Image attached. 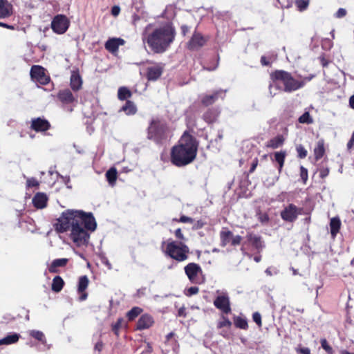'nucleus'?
Here are the masks:
<instances>
[{"mask_svg":"<svg viewBox=\"0 0 354 354\" xmlns=\"http://www.w3.org/2000/svg\"><path fill=\"white\" fill-rule=\"evenodd\" d=\"M55 226L61 233L70 230V238L77 247H81L88 244L90 238L88 230L95 231L97 224L92 213L68 209L62 214Z\"/></svg>","mask_w":354,"mask_h":354,"instance_id":"obj_1","label":"nucleus"},{"mask_svg":"<svg viewBox=\"0 0 354 354\" xmlns=\"http://www.w3.org/2000/svg\"><path fill=\"white\" fill-rule=\"evenodd\" d=\"M197 148L195 139L192 136L184 133L179 144L171 149V162L179 167L189 165L196 158Z\"/></svg>","mask_w":354,"mask_h":354,"instance_id":"obj_2","label":"nucleus"},{"mask_svg":"<svg viewBox=\"0 0 354 354\" xmlns=\"http://www.w3.org/2000/svg\"><path fill=\"white\" fill-rule=\"evenodd\" d=\"M175 36V28L171 24H166L154 29L146 41L153 53H163L173 43Z\"/></svg>","mask_w":354,"mask_h":354,"instance_id":"obj_3","label":"nucleus"},{"mask_svg":"<svg viewBox=\"0 0 354 354\" xmlns=\"http://www.w3.org/2000/svg\"><path fill=\"white\" fill-rule=\"evenodd\" d=\"M147 138L159 144L167 138L168 127L159 119H153L148 127Z\"/></svg>","mask_w":354,"mask_h":354,"instance_id":"obj_4","label":"nucleus"},{"mask_svg":"<svg viewBox=\"0 0 354 354\" xmlns=\"http://www.w3.org/2000/svg\"><path fill=\"white\" fill-rule=\"evenodd\" d=\"M165 253L178 262L187 259L189 249L187 245L182 242L171 241L167 243Z\"/></svg>","mask_w":354,"mask_h":354,"instance_id":"obj_5","label":"nucleus"},{"mask_svg":"<svg viewBox=\"0 0 354 354\" xmlns=\"http://www.w3.org/2000/svg\"><path fill=\"white\" fill-rule=\"evenodd\" d=\"M272 78L280 80L284 85L286 92H292L302 88L304 86V81H297L291 74L284 71H277L272 75Z\"/></svg>","mask_w":354,"mask_h":354,"instance_id":"obj_6","label":"nucleus"},{"mask_svg":"<svg viewBox=\"0 0 354 354\" xmlns=\"http://www.w3.org/2000/svg\"><path fill=\"white\" fill-rule=\"evenodd\" d=\"M70 25V21L66 16L57 15L51 21V28L57 34H64L66 32Z\"/></svg>","mask_w":354,"mask_h":354,"instance_id":"obj_7","label":"nucleus"},{"mask_svg":"<svg viewBox=\"0 0 354 354\" xmlns=\"http://www.w3.org/2000/svg\"><path fill=\"white\" fill-rule=\"evenodd\" d=\"M185 272L188 279L192 283H200L201 280L198 275L202 274L203 271L201 266L195 263H189L185 267Z\"/></svg>","mask_w":354,"mask_h":354,"instance_id":"obj_8","label":"nucleus"},{"mask_svg":"<svg viewBox=\"0 0 354 354\" xmlns=\"http://www.w3.org/2000/svg\"><path fill=\"white\" fill-rule=\"evenodd\" d=\"M214 305L223 313L228 314L231 312L230 297L226 292L217 296L214 301Z\"/></svg>","mask_w":354,"mask_h":354,"instance_id":"obj_9","label":"nucleus"},{"mask_svg":"<svg viewBox=\"0 0 354 354\" xmlns=\"http://www.w3.org/2000/svg\"><path fill=\"white\" fill-rule=\"evenodd\" d=\"M301 209H299L294 204H289L281 212V217L283 220L287 222L295 221L298 215L301 214Z\"/></svg>","mask_w":354,"mask_h":354,"instance_id":"obj_10","label":"nucleus"},{"mask_svg":"<svg viewBox=\"0 0 354 354\" xmlns=\"http://www.w3.org/2000/svg\"><path fill=\"white\" fill-rule=\"evenodd\" d=\"M31 77L41 84L46 85L50 82V77L46 75L45 69L40 66H32L30 69Z\"/></svg>","mask_w":354,"mask_h":354,"instance_id":"obj_11","label":"nucleus"},{"mask_svg":"<svg viewBox=\"0 0 354 354\" xmlns=\"http://www.w3.org/2000/svg\"><path fill=\"white\" fill-rule=\"evenodd\" d=\"M163 66L160 64H156L149 66L147 68V78L149 81H156L162 75L163 72Z\"/></svg>","mask_w":354,"mask_h":354,"instance_id":"obj_12","label":"nucleus"},{"mask_svg":"<svg viewBox=\"0 0 354 354\" xmlns=\"http://www.w3.org/2000/svg\"><path fill=\"white\" fill-rule=\"evenodd\" d=\"M206 39L199 32H194L188 42V48L191 50H197L205 45Z\"/></svg>","mask_w":354,"mask_h":354,"instance_id":"obj_13","label":"nucleus"},{"mask_svg":"<svg viewBox=\"0 0 354 354\" xmlns=\"http://www.w3.org/2000/svg\"><path fill=\"white\" fill-rule=\"evenodd\" d=\"M30 127L37 132H43L48 130L50 124L48 120L37 118L32 120Z\"/></svg>","mask_w":354,"mask_h":354,"instance_id":"obj_14","label":"nucleus"},{"mask_svg":"<svg viewBox=\"0 0 354 354\" xmlns=\"http://www.w3.org/2000/svg\"><path fill=\"white\" fill-rule=\"evenodd\" d=\"M124 40L121 38H111L108 39L105 43V48L109 52L113 53L118 51L120 46L124 45Z\"/></svg>","mask_w":354,"mask_h":354,"instance_id":"obj_15","label":"nucleus"},{"mask_svg":"<svg viewBox=\"0 0 354 354\" xmlns=\"http://www.w3.org/2000/svg\"><path fill=\"white\" fill-rule=\"evenodd\" d=\"M154 321L153 317L148 314L142 315L138 319L137 323V329L142 330L151 327Z\"/></svg>","mask_w":354,"mask_h":354,"instance_id":"obj_16","label":"nucleus"},{"mask_svg":"<svg viewBox=\"0 0 354 354\" xmlns=\"http://www.w3.org/2000/svg\"><path fill=\"white\" fill-rule=\"evenodd\" d=\"M12 12V5L8 0H0V18L8 17Z\"/></svg>","mask_w":354,"mask_h":354,"instance_id":"obj_17","label":"nucleus"},{"mask_svg":"<svg viewBox=\"0 0 354 354\" xmlns=\"http://www.w3.org/2000/svg\"><path fill=\"white\" fill-rule=\"evenodd\" d=\"M48 201L47 196L44 193H37L32 198V203L35 207L42 209L46 206Z\"/></svg>","mask_w":354,"mask_h":354,"instance_id":"obj_18","label":"nucleus"},{"mask_svg":"<svg viewBox=\"0 0 354 354\" xmlns=\"http://www.w3.org/2000/svg\"><path fill=\"white\" fill-rule=\"evenodd\" d=\"M57 97L59 100L64 104H70L75 100V97L73 95L69 89H64L58 93Z\"/></svg>","mask_w":354,"mask_h":354,"instance_id":"obj_19","label":"nucleus"},{"mask_svg":"<svg viewBox=\"0 0 354 354\" xmlns=\"http://www.w3.org/2000/svg\"><path fill=\"white\" fill-rule=\"evenodd\" d=\"M226 91H223V90H218V91H215L213 94L212 95H205L202 100H201V102L203 105L205 106H209V105H211L219 97L220 95L223 93H225Z\"/></svg>","mask_w":354,"mask_h":354,"instance_id":"obj_20","label":"nucleus"},{"mask_svg":"<svg viewBox=\"0 0 354 354\" xmlns=\"http://www.w3.org/2000/svg\"><path fill=\"white\" fill-rule=\"evenodd\" d=\"M82 81L80 75L77 73H73L71 76V87L76 91L81 88Z\"/></svg>","mask_w":354,"mask_h":354,"instance_id":"obj_21","label":"nucleus"},{"mask_svg":"<svg viewBox=\"0 0 354 354\" xmlns=\"http://www.w3.org/2000/svg\"><path fill=\"white\" fill-rule=\"evenodd\" d=\"M284 140L285 139L282 135H278L270 140L267 142L266 147L271 149H277L283 145Z\"/></svg>","mask_w":354,"mask_h":354,"instance_id":"obj_22","label":"nucleus"},{"mask_svg":"<svg viewBox=\"0 0 354 354\" xmlns=\"http://www.w3.org/2000/svg\"><path fill=\"white\" fill-rule=\"evenodd\" d=\"M68 259L66 258L55 259L49 267V272L51 273L57 272V268L58 267H64L68 263Z\"/></svg>","mask_w":354,"mask_h":354,"instance_id":"obj_23","label":"nucleus"},{"mask_svg":"<svg viewBox=\"0 0 354 354\" xmlns=\"http://www.w3.org/2000/svg\"><path fill=\"white\" fill-rule=\"evenodd\" d=\"M19 335L17 333H10L5 337L0 339V345H10L18 342Z\"/></svg>","mask_w":354,"mask_h":354,"instance_id":"obj_24","label":"nucleus"},{"mask_svg":"<svg viewBox=\"0 0 354 354\" xmlns=\"http://www.w3.org/2000/svg\"><path fill=\"white\" fill-rule=\"evenodd\" d=\"M120 111H124L129 115H134L137 111V109L133 102L127 100L125 104L120 109Z\"/></svg>","mask_w":354,"mask_h":354,"instance_id":"obj_25","label":"nucleus"},{"mask_svg":"<svg viewBox=\"0 0 354 354\" xmlns=\"http://www.w3.org/2000/svg\"><path fill=\"white\" fill-rule=\"evenodd\" d=\"M220 238L221 241V246H226L230 241H232V232L228 230H224L220 232Z\"/></svg>","mask_w":354,"mask_h":354,"instance_id":"obj_26","label":"nucleus"},{"mask_svg":"<svg viewBox=\"0 0 354 354\" xmlns=\"http://www.w3.org/2000/svg\"><path fill=\"white\" fill-rule=\"evenodd\" d=\"M341 226V222L339 218H331L330 222V233L333 237H335L338 233Z\"/></svg>","mask_w":354,"mask_h":354,"instance_id":"obj_27","label":"nucleus"},{"mask_svg":"<svg viewBox=\"0 0 354 354\" xmlns=\"http://www.w3.org/2000/svg\"><path fill=\"white\" fill-rule=\"evenodd\" d=\"M286 153V151H277L274 153V158L276 162L279 164V172L281 173L284 165Z\"/></svg>","mask_w":354,"mask_h":354,"instance_id":"obj_28","label":"nucleus"},{"mask_svg":"<svg viewBox=\"0 0 354 354\" xmlns=\"http://www.w3.org/2000/svg\"><path fill=\"white\" fill-rule=\"evenodd\" d=\"M64 284L63 279L59 276H56L53 280L51 288L54 292H59L62 289Z\"/></svg>","mask_w":354,"mask_h":354,"instance_id":"obj_29","label":"nucleus"},{"mask_svg":"<svg viewBox=\"0 0 354 354\" xmlns=\"http://www.w3.org/2000/svg\"><path fill=\"white\" fill-rule=\"evenodd\" d=\"M324 141L323 140H319L317 142V146L314 149V153L315 158L317 160L320 159L324 154Z\"/></svg>","mask_w":354,"mask_h":354,"instance_id":"obj_30","label":"nucleus"},{"mask_svg":"<svg viewBox=\"0 0 354 354\" xmlns=\"http://www.w3.org/2000/svg\"><path fill=\"white\" fill-rule=\"evenodd\" d=\"M247 237H248V241L256 248L259 249V248H261L263 247L260 236H257L255 234L250 233L248 234Z\"/></svg>","mask_w":354,"mask_h":354,"instance_id":"obj_31","label":"nucleus"},{"mask_svg":"<svg viewBox=\"0 0 354 354\" xmlns=\"http://www.w3.org/2000/svg\"><path fill=\"white\" fill-rule=\"evenodd\" d=\"M217 116L216 111L209 109L203 114V119L208 123H212L216 120Z\"/></svg>","mask_w":354,"mask_h":354,"instance_id":"obj_32","label":"nucleus"},{"mask_svg":"<svg viewBox=\"0 0 354 354\" xmlns=\"http://www.w3.org/2000/svg\"><path fill=\"white\" fill-rule=\"evenodd\" d=\"M234 325L236 328L246 330L248 328V321L245 318L235 317L234 319Z\"/></svg>","mask_w":354,"mask_h":354,"instance_id":"obj_33","label":"nucleus"},{"mask_svg":"<svg viewBox=\"0 0 354 354\" xmlns=\"http://www.w3.org/2000/svg\"><path fill=\"white\" fill-rule=\"evenodd\" d=\"M117 170L114 167L109 169L106 173V177L109 184L113 185L117 179Z\"/></svg>","mask_w":354,"mask_h":354,"instance_id":"obj_34","label":"nucleus"},{"mask_svg":"<svg viewBox=\"0 0 354 354\" xmlns=\"http://www.w3.org/2000/svg\"><path fill=\"white\" fill-rule=\"evenodd\" d=\"M88 282H89L88 279L86 275L80 277L79 279V282H78V289H77L78 292H84L85 290L88 287Z\"/></svg>","mask_w":354,"mask_h":354,"instance_id":"obj_35","label":"nucleus"},{"mask_svg":"<svg viewBox=\"0 0 354 354\" xmlns=\"http://www.w3.org/2000/svg\"><path fill=\"white\" fill-rule=\"evenodd\" d=\"M131 96V93L127 87H120L118 91V97L120 100H124Z\"/></svg>","mask_w":354,"mask_h":354,"instance_id":"obj_36","label":"nucleus"},{"mask_svg":"<svg viewBox=\"0 0 354 354\" xmlns=\"http://www.w3.org/2000/svg\"><path fill=\"white\" fill-rule=\"evenodd\" d=\"M142 310L140 308L133 307L127 313V317L129 320H133L136 317H138L142 313Z\"/></svg>","mask_w":354,"mask_h":354,"instance_id":"obj_37","label":"nucleus"},{"mask_svg":"<svg viewBox=\"0 0 354 354\" xmlns=\"http://www.w3.org/2000/svg\"><path fill=\"white\" fill-rule=\"evenodd\" d=\"M30 335L35 339L42 342L43 344H44L46 342L44 334L41 331L32 330L30 332Z\"/></svg>","mask_w":354,"mask_h":354,"instance_id":"obj_38","label":"nucleus"},{"mask_svg":"<svg viewBox=\"0 0 354 354\" xmlns=\"http://www.w3.org/2000/svg\"><path fill=\"white\" fill-rule=\"evenodd\" d=\"M295 5L297 9L302 12L307 9L309 5V0H295Z\"/></svg>","mask_w":354,"mask_h":354,"instance_id":"obj_39","label":"nucleus"},{"mask_svg":"<svg viewBox=\"0 0 354 354\" xmlns=\"http://www.w3.org/2000/svg\"><path fill=\"white\" fill-rule=\"evenodd\" d=\"M299 122L302 124H311L313 120L308 112H305L299 118Z\"/></svg>","mask_w":354,"mask_h":354,"instance_id":"obj_40","label":"nucleus"},{"mask_svg":"<svg viewBox=\"0 0 354 354\" xmlns=\"http://www.w3.org/2000/svg\"><path fill=\"white\" fill-rule=\"evenodd\" d=\"M232 322L230 319L224 315L221 316V320L218 323V328H221L223 327H230Z\"/></svg>","mask_w":354,"mask_h":354,"instance_id":"obj_41","label":"nucleus"},{"mask_svg":"<svg viewBox=\"0 0 354 354\" xmlns=\"http://www.w3.org/2000/svg\"><path fill=\"white\" fill-rule=\"evenodd\" d=\"M321 346L322 348L328 353V354H333V348L329 345L327 340L326 339H322L320 341Z\"/></svg>","mask_w":354,"mask_h":354,"instance_id":"obj_42","label":"nucleus"},{"mask_svg":"<svg viewBox=\"0 0 354 354\" xmlns=\"http://www.w3.org/2000/svg\"><path fill=\"white\" fill-rule=\"evenodd\" d=\"M297 151L299 158H304L307 156V151L301 145L297 147Z\"/></svg>","mask_w":354,"mask_h":354,"instance_id":"obj_43","label":"nucleus"},{"mask_svg":"<svg viewBox=\"0 0 354 354\" xmlns=\"http://www.w3.org/2000/svg\"><path fill=\"white\" fill-rule=\"evenodd\" d=\"M253 321L258 325L259 327H261V315L259 313L255 312L252 315Z\"/></svg>","mask_w":354,"mask_h":354,"instance_id":"obj_44","label":"nucleus"},{"mask_svg":"<svg viewBox=\"0 0 354 354\" xmlns=\"http://www.w3.org/2000/svg\"><path fill=\"white\" fill-rule=\"evenodd\" d=\"M300 176L305 184L308 180V170L304 167H300Z\"/></svg>","mask_w":354,"mask_h":354,"instance_id":"obj_45","label":"nucleus"},{"mask_svg":"<svg viewBox=\"0 0 354 354\" xmlns=\"http://www.w3.org/2000/svg\"><path fill=\"white\" fill-rule=\"evenodd\" d=\"M241 241H242V237L241 236L236 235V236H234L232 235L231 245L233 246L239 245L241 243Z\"/></svg>","mask_w":354,"mask_h":354,"instance_id":"obj_46","label":"nucleus"},{"mask_svg":"<svg viewBox=\"0 0 354 354\" xmlns=\"http://www.w3.org/2000/svg\"><path fill=\"white\" fill-rule=\"evenodd\" d=\"M198 291H199V289L198 287L192 286V287L189 288L187 290L186 295L192 296V295L197 294L198 292Z\"/></svg>","mask_w":354,"mask_h":354,"instance_id":"obj_47","label":"nucleus"},{"mask_svg":"<svg viewBox=\"0 0 354 354\" xmlns=\"http://www.w3.org/2000/svg\"><path fill=\"white\" fill-rule=\"evenodd\" d=\"M120 12V8L118 6H114L111 8V14L114 17H117Z\"/></svg>","mask_w":354,"mask_h":354,"instance_id":"obj_48","label":"nucleus"},{"mask_svg":"<svg viewBox=\"0 0 354 354\" xmlns=\"http://www.w3.org/2000/svg\"><path fill=\"white\" fill-rule=\"evenodd\" d=\"M346 11L345 9L339 8L335 14V16L338 18H341V17H344L346 15Z\"/></svg>","mask_w":354,"mask_h":354,"instance_id":"obj_49","label":"nucleus"},{"mask_svg":"<svg viewBox=\"0 0 354 354\" xmlns=\"http://www.w3.org/2000/svg\"><path fill=\"white\" fill-rule=\"evenodd\" d=\"M329 174V169L328 168L321 169L319 171V176L322 178H324Z\"/></svg>","mask_w":354,"mask_h":354,"instance_id":"obj_50","label":"nucleus"},{"mask_svg":"<svg viewBox=\"0 0 354 354\" xmlns=\"http://www.w3.org/2000/svg\"><path fill=\"white\" fill-rule=\"evenodd\" d=\"M175 236L177 239H180V240H185V237L181 232V230L180 228H178L177 230H176L175 231Z\"/></svg>","mask_w":354,"mask_h":354,"instance_id":"obj_51","label":"nucleus"},{"mask_svg":"<svg viewBox=\"0 0 354 354\" xmlns=\"http://www.w3.org/2000/svg\"><path fill=\"white\" fill-rule=\"evenodd\" d=\"M179 221L181 223H192L193 221V219L187 216H180Z\"/></svg>","mask_w":354,"mask_h":354,"instance_id":"obj_52","label":"nucleus"},{"mask_svg":"<svg viewBox=\"0 0 354 354\" xmlns=\"http://www.w3.org/2000/svg\"><path fill=\"white\" fill-rule=\"evenodd\" d=\"M182 34L185 35L187 32H189L190 28L187 25H182L180 27Z\"/></svg>","mask_w":354,"mask_h":354,"instance_id":"obj_53","label":"nucleus"},{"mask_svg":"<svg viewBox=\"0 0 354 354\" xmlns=\"http://www.w3.org/2000/svg\"><path fill=\"white\" fill-rule=\"evenodd\" d=\"M298 353L301 354H310V350L308 348H299Z\"/></svg>","mask_w":354,"mask_h":354,"instance_id":"obj_54","label":"nucleus"},{"mask_svg":"<svg viewBox=\"0 0 354 354\" xmlns=\"http://www.w3.org/2000/svg\"><path fill=\"white\" fill-rule=\"evenodd\" d=\"M27 183L28 186L29 187H34L38 185L37 181L34 178L28 180Z\"/></svg>","mask_w":354,"mask_h":354,"instance_id":"obj_55","label":"nucleus"},{"mask_svg":"<svg viewBox=\"0 0 354 354\" xmlns=\"http://www.w3.org/2000/svg\"><path fill=\"white\" fill-rule=\"evenodd\" d=\"M257 165H258V160L256 158V159L253 161V162H252V165H251V167H250V173H252V172H254V171L255 170V169H256V167H257Z\"/></svg>","mask_w":354,"mask_h":354,"instance_id":"obj_56","label":"nucleus"},{"mask_svg":"<svg viewBox=\"0 0 354 354\" xmlns=\"http://www.w3.org/2000/svg\"><path fill=\"white\" fill-rule=\"evenodd\" d=\"M102 348H103V343L101 341L97 342L96 344L95 345V349L98 351L99 352L102 351Z\"/></svg>","mask_w":354,"mask_h":354,"instance_id":"obj_57","label":"nucleus"},{"mask_svg":"<svg viewBox=\"0 0 354 354\" xmlns=\"http://www.w3.org/2000/svg\"><path fill=\"white\" fill-rule=\"evenodd\" d=\"M178 315L179 317H186L185 308L184 307L180 308L178 310Z\"/></svg>","mask_w":354,"mask_h":354,"instance_id":"obj_58","label":"nucleus"},{"mask_svg":"<svg viewBox=\"0 0 354 354\" xmlns=\"http://www.w3.org/2000/svg\"><path fill=\"white\" fill-rule=\"evenodd\" d=\"M0 26L6 28H8V29H10V30H14L15 29V26H14L9 25V24L1 22V21H0Z\"/></svg>","mask_w":354,"mask_h":354,"instance_id":"obj_59","label":"nucleus"},{"mask_svg":"<svg viewBox=\"0 0 354 354\" xmlns=\"http://www.w3.org/2000/svg\"><path fill=\"white\" fill-rule=\"evenodd\" d=\"M353 143H354V132L353 133L351 140L348 141V142L347 144V147L348 149H351L352 148Z\"/></svg>","mask_w":354,"mask_h":354,"instance_id":"obj_60","label":"nucleus"},{"mask_svg":"<svg viewBox=\"0 0 354 354\" xmlns=\"http://www.w3.org/2000/svg\"><path fill=\"white\" fill-rule=\"evenodd\" d=\"M261 63L263 66H268L270 64L269 62L267 61L266 57L265 56L261 57Z\"/></svg>","mask_w":354,"mask_h":354,"instance_id":"obj_61","label":"nucleus"},{"mask_svg":"<svg viewBox=\"0 0 354 354\" xmlns=\"http://www.w3.org/2000/svg\"><path fill=\"white\" fill-rule=\"evenodd\" d=\"M120 322H117L113 326V330L115 334H118V330L120 327Z\"/></svg>","mask_w":354,"mask_h":354,"instance_id":"obj_62","label":"nucleus"},{"mask_svg":"<svg viewBox=\"0 0 354 354\" xmlns=\"http://www.w3.org/2000/svg\"><path fill=\"white\" fill-rule=\"evenodd\" d=\"M349 104H350L351 107L354 109V95L350 97Z\"/></svg>","mask_w":354,"mask_h":354,"instance_id":"obj_63","label":"nucleus"},{"mask_svg":"<svg viewBox=\"0 0 354 354\" xmlns=\"http://www.w3.org/2000/svg\"><path fill=\"white\" fill-rule=\"evenodd\" d=\"M87 296H88L87 293L83 292V293L82 294V295L80 297V301L85 300L87 298Z\"/></svg>","mask_w":354,"mask_h":354,"instance_id":"obj_64","label":"nucleus"}]
</instances>
